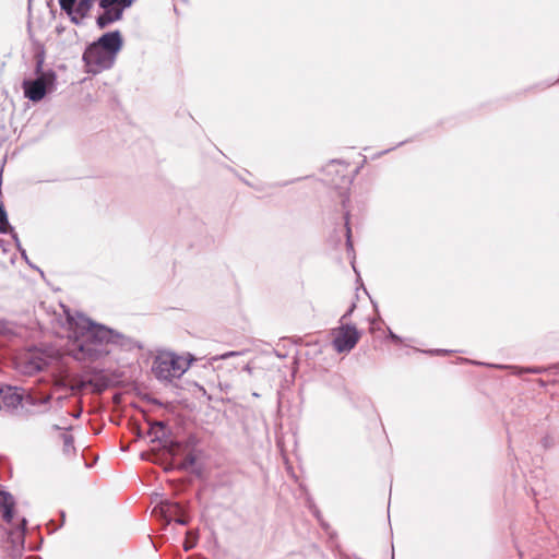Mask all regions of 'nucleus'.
I'll return each mask as SVG.
<instances>
[{
    "label": "nucleus",
    "instance_id": "nucleus-1",
    "mask_svg": "<svg viewBox=\"0 0 559 559\" xmlns=\"http://www.w3.org/2000/svg\"><path fill=\"white\" fill-rule=\"evenodd\" d=\"M66 314L69 323L70 350L76 360L94 361L107 356L114 347L122 350L140 347L132 337L96 323L81 312L71 313L70 310H66Z\"/></svg>",
    "mask_w": 559,
    "mask_h": 559
},
{
    "label": "nucleus",
    "instance_id": "nucleus-2",
    "mask_svg": "<svg viewBox=\"0 0 559 559\" xmlns=\"http://www.w3.org/2000/svg\"><path fill=\"white\" fill-rule=\"evenodd\" d=\"M191 361L192 358L189 359L171 352H162L153 360L152 372L158 381L171 382L186 373Z\"/></svg>",
    "mask_w": 559,
    "mask_h": 559
},
{
    "label": "nucleus",
    "instance_id": "nucleus-3",
    "mask_svg": "<svg viewBox=\"0 0 559 559\" xmlns=\"http://www.w3.org/2000/svg\"><path fill=\"white\" fill-rule=\"evenodd\" d=\"M116 58L103 50L95 43H92L83 53V61L90 73H99L104 70L110 69L115 63Z\"/></svg>",
    "mask_w": 559,
    "mask_h": 559
},
{
    "label": "nucleus",
    "instance_id": "nucleus-4",
    "mask_svg": "<svg viewBox=\"0 0 559 559\" xmlns=\"http://www.w3.org/2000/svg\"><path fill=\"white\" fill-rule=\"evenodd\" d=\"M134 0H98L104 10L96 19L97 26L103 29L114 22L121 20L123 11L131 7Z\"/></svg>",
    "mask_w": 559,
    "mask_h": 559
},
{
    "label": "nucleus",
    "instance_id": "nucleus-5",
    "mask_svg": "<svg viewBox=\"0 0 559 559\" xmlns=\"http://www.w3.org/2000/svg\"><path fill=\"white\" fill-rule=\"evenodd\" d=\"M56 80V75L53 72H44L40 73L34 80H24L22 87L24 91L25 97H27L32 102L41 100L49 88L53 85Z\"/></svg>",
    "mask_w": 559,
    "mask_h": 559
},
{
    "label": "nucleus",
    "instance_id": "nucleus-6",
    "mask_svg": "<svg viewBox=\"0 0 559 559\" xmlns=\"http://www.w3.org/2000/svg\"><path fill=\"white\" fill-rule=\"evenodd\" d=\"M359 337L355 325L342 324L333 331V347L337 353H348L356 346Z\"/></svg>",
    "mask_w": 559,
    "mask_h": 559
},
{
    "label": "nucleus",
    "instance_id": "nucleus-7",
    "mask_svg": "<svg viewBox=\"0 0 559 559\" xmlns=\"http://www.w3.org/2000/svg\"><path fill=\"white\" fill-rule=\"evenodd\" d=\"M94 43L115 58L123 45L122 36L119 31L108 32Z\"/></svg>",
    "mask_w": 559,
    "mask_h": 559
},
{
    "label": "nucleus",
    "instance_id": "nucleus-8",
    "mask_svg": "<svg viewBox=\"0 0 559 559\" xmlns=\"http://www.w3.org/2000/svg\"><path fill=\"white\" fill-rule=\"evenodd\" d=\"M45 365L46 360L37 354H27L19 362L20 370L29 376L43 370Z\"/></svg>",
    "mask_w": 559,
    "mask_h": 559
},
{
    "label": "nucleus",
    "instance_id": "nucleus-9",
    "mask_svg": "<svg viewBox=\"0 0 559 559\" xmlns=\"http://www.w3.org/2000/svg\"><path fill=\"white\" fill-rule=\"evenodd\" d=\"M24 395L16 388L8 386L0 391L1 404L4 408H16L23 403Z\"/></svg>",
    "mask_w": 559,
    "mask_h": 559
},
{
    "label": "nucleus",
    "instance_id": "nucleus-10",
    "mask_svg": "<svg viewBox=\"0 0 559 559\" xmlns=\"http://www.w3.org/2000/svg\"><path fill=\"white\" fill-rule=\"evenodd\" d=\"M15 501L13 496L0 489V510L2 511V518L7 523H11L13 520V510Z\"/></svg>",
    "mask_w": 559,
    "mask_h": 559
},
{
    "label": "nucleus",
    "instance_id": "nucleus-11",
    "mask_svg": "<svg viewBox=\"0 0 559 559\" xmlns=\"http://www.w3.org/2000/svg\"><path fill=\"white\" fill-rule=\"evenodd\" d=\"M160 512L163 513L164 518L170 522L174 521L175 518L180 515L183 510L181 506L177 502H166L163 504Z\"/></svg>",
    "mask_w": 559,
    "mask_h": 559
},
{
    "label": "nucleus",
    "instance_id": "nucleus-12",
    "mask_svg": "<svg viewBox=\"0 0 559 559\" xmlns=\"http://www.w3.org/2000/svg\"><path fill=\"white\" fill-rule=\"evenodd\" d=\"M50 399H51L50 394H47L44 396H37V395L28 393V394L24 395L23 403L25 405H31V406H41V405L48 404Z\"/></svg>",
    "mask_w": 559,
    "mask_h": 559
},
{
    "label": "nucleus",
    "instance_id": "nucleus-13",
    "mask_svg": "<svg viewBox=\"0 0 559 559\" xmlns=\"http://www.w3.org/2000/svg\"><path fill=\"white\" fill-rule=\"evenodd\" d=\"M61 438L63 441V453L66 455L73 454L75 451L73 437L69 433H62Z\"/></svg>",
    "mask_w": 559,
    "mask_h": 559
},
{
    "label": "nucleus",
    "instance_id": "nucleus-14",
    "mask_svg": "<svg viewBox=\"0 0 559 559\" xmlns=\"http://www.w3.org/2000/svg\"><path fill=\"white\" fill-rule=\"evenodd\" d=\"M9 230L13 231L12 228L10 227L7 212H5L2 203H0V233L5 234Z\"/></svg>",
    "mask_w": 559,
    "mask_h": 559
},
{
    "label": "nucleus",
    "instance_id": "nucleus-15",
    "mask_svg": "<svg viewBox=\"0 0 559 559\" xmlns=\"http://www.w3.org/2000/svg\"><path fill=\"white\" fill-rule=\"evenodd\" d=\"M59 4L61 10H63L68 15H72L76 7V0H59Z\"/></svg>",
    "mask_w": 559,
    "mask_h": 559
},
{
    "label": "nucleus",
    "instance_id": "nucleus-16",
    "mask_svg": "<svg viewBox=\"0 0 559 559\" xmlns=\"http://www.w3.org/2000/svg\"><path fill=\"white\" fill-rule=\"evenodd\" d=\"M13 334V325L5 319L0 318V335Z\"/></svg>",
    "mask_w": 559,
    "mask_h": 559
},
{
    "label": "nucleus",
    "instance_id": "nucleus-17",
    "mask_svg": "<svg viewBox=\"0 0 559 559\" xmlns=\"http://www.w3.org/2000/svg\"><path fill=\"white\" fill-rule=\"evenodd\" d=\"M345 225H346V237H347V247L352 248V240H350V227H349V213H345Z\"/></svg>",
    "mask_w": 559,
    "mask_h": 559
},
{
    "label": "nucleus",
    "instance_id": "nucleus-18",
    "mask_svg": "<svg viewBox=\"0 0 559 559\" xmlns=\"http://www.w3.org/2000/svg\"><path fill=\"white\" fill-rule=\"evenodd\" d=\"M241 353L240 352H227V353H224L219 356H215L212 358V360H219V359H228L230 357H235V356H239Z\"/></svg>",
    "mask_w": 559,
    "mask_h": 559
},
{
    "label": "nucleus",
    "instance_id": "nucleus-19",
    "mask_svg": "<svg viewBox=\"0 0 559 559\" xmlns=\"http://www.w3.org/2000/svg\"><path fill=\"white\" fill-rule=\"evenodd\" d=\"M174 521L180 525L188 524V520L185 518L183 512L180 515H178L177 518H175Z\"/></svg>",
    "mask_w": 559,
    "mask_h": 559
},
{
    "label": "nucleus",
    "instance_id": "nucleus-20",
    "mask_svg": "<svg viewBox=\"0 0 559 559\" xmlns=\"http://www.w3.org/2000/svg\"><path fill=\"white\" fill-rule=\"evenodd\" d=\"M69 16L71 17V21H72L74 24H76V25L81 24V22H82V20H83V19H81V17L79 16V14H75V13H72V15H69Z\"/></svg>",
    "mask_w": 559,
    "mask_h": 559
},
{
    "label": "nucleus",
    "instance_id": "nucleus-21",
    "mask_svg": "<svg viewBox=\"0 0 559 559\" xmlns=\"http://www.w3.org/2000/svg\"><path fill=\"white\" fill-rule=\"evenodd\" d=\"M389 337L395 343L402 342V338L399 335H396L395 333H393L392 331H389Z\"/></svg>",
    "mask_w": 559,
    "mask_h": 559
},
{
    "label": "nucleus",
    "instance_id": "nucleus-22",
    "mask_svg": "<svg viewBox=\"0 0 559 559\" xmlns=\"http://www.w3.org/2000/svg\"><path fill=\"white\" fill-rule=\"evenodd\" d=\"M25 526H26V520L23 518V519L21 520V524H20V527H19V530H20V535H21V536H23V535H24Z\"/></svg>",
    "mask_w": 559,
    "mask_h": 559
},
{
    "label": "nucleus",
    "instance_id": "nucleus-23",
    "mask_svg": "<svg viewBox=\"0 0 559 559\" xmlns=\"http://www.w3.org/2000/svg\"><path fill=\"white\" fill-rule=\"evenodd\" d=\"M354 308H355V305L353 304L350 309L342 317V320H344L347 316H349L353 312Z\"/></svg>",
    "mask_w": 559,
    "mask_h": 559
},
{
    "label": "nucleus",
    "instance_id": "nucleus-24",
    "mask_svg": "<svg viewBox=\"0 0 559 559\" xmlns=\"http://www.w3.org/2000/svg\"><path fill=\"white\" fill-rule=\"evenodd\" d=\"M429 353H436V354H445L447 350H443V349H436V350H430Z\"/></svg>",
    "mask_w": 559,
    "mask_h": 559
},
{
    "label": "nucleus",
    "instance_id": "nucleus-25",
    "mask_svg": "<svg viewBox=\"0 0 559 559\" xmlns=\"http://www.w3.org/2000/svg\"><path fill=\"white\" fill-rule=\"evenodd\" d=\"M52 429H55V430H60V429H63V427H62V426H59V425H53V426H52Z\"/></svg>",
    "mask_w": 559,
    "mask_h": 559
},
{
    "label": "nucleus",
    "instance_id": "nucleus-26",
    "mask_svg": "<svg viewBox=\"0 0 559 559\" xmlns=\"http://www.w3.org/2000/svg\"><path fill=\"white\" fill-rule=\"evenodd\" d=\"M245 370H246V371H248L249 373H251V367H250V365H247V366L245 367Z\"/></svg>",
    "mask_w": 559,
    "mask_h": 559
},
{
    "label": "nucleus",
    "instance_id": "nucleus-27",
    "mask_svg": "<svg viewBox=\"0 0 559 559\" xmlns=\"http://www.w3.org/2000/svg\"><path fill=\"white\" fill-rule=\"evenodd\" d=\"M528 371H530V372H533V373H538V372H540V370H539V369H530Z\"/></svg>",
    "mask_w": 559,
    "mask_h": 559
},
{
    "label": "nucleus",
    "instance_id": "nucleus-28",
    "mask_svg": "<svg viewBox=\"0 0 559 559\" xmlns=\"http://www.w3.org/2000/svg\"><path fill=\"white\" fill-rule=\"evenodd\" d=\"M13 238H14L16 245L19 246V238H17L16 234H13Z\"/></svg>",
    "mask_w": 559,
    "mask_h": 559
},
{
    "label": "nucleus",
    "instance_id": "nucleus-29",
    "mask_svg": "<svg viewBox=\"0 0 559 559\" xmlns=\"http://www.w3.org/2000/svg\"><path fill=\"white\" fill-rule=\"evenodd\" d=\"M156 426H158L160 429L164 428V424L163 423H156Z\"/></svg>",
    "mask_w": 559,
    "mask_h": 559
},
{
    "label": "nucleus",
    "instance_id": "nucleus-30",
    "mask_svg": "<svg viewBox=\"0 0 559 559\" xmlns=\"http://www.w3.org/2000/svg\"><path fill=\"white\" fill-rule=\"evenodd\" d=\"M191 547H192V545L187 544V546L185 548H186V550H189Z\"/></svg>",
    "mask_w": 559,
    "mask_h": 559
},
{
    "label": "nucleus",
    "instance_id": "nucleus-31",
    "mask_svg": "<svg viewBox=\"0 0 559 559\" xmlns=\"http://www.w3.org/2000/svg\"><path fill=\"white\" fill-rule=\"evenodd\" d=\"M40 68H41V66H40V63H38V66H37V71H39V70H40Z\"/></svg>",
    "mask_w": 559,
    "mask_h": 559
}]
</instances>
